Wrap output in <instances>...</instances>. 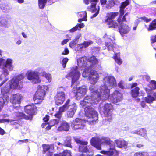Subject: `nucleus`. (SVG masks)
<instances>
[{"instance_id":"nucleus-1","label":"nucleus","mask_w":156,"mask_h":156,"mask_svg":"<svg viewBox=\"0 0 156 156\" xmlns=\"http://www.w3.org/2000/svg\"><path fill=\"white\" fill-rule=\"evenodd\" d=\"M104 85L100 87V92L97 94V98L94 100L91 99L88 96L86 97L83 100L81 101L80 105L85 106V115L88 119L87 120L91 124L95 123L97 120V112L91 105L99 102L100 100H105L108 98L110 93L109 88H112L116 85V82L115 77L112 76H107L103 80Z\"/></svg>"},{"instance_id":"nucleus-2","label":"nucleus","mask_w":156,"mask_h":156,"mask_svg":"<svg viewBox=\"0 0 156 156\" xmlns=\"http://www.w3.org/2000/svg\"><path fill=\"white\" fill-rule=\"evenodd\" d=\"M92 145L95 147L98 150H101V144H105L109 146V150L108 151H102L101 153L105 155L108 156H115L117 154V152L115 149V145L114 142L111 141L110 139L108 137H103L101 139L96 137H93L90 141Z\"/></svg>"},{"instance_id":"nucleus-3","label":"nucleus","mask_w":156,"mask_h":156,"mask_svg":"<svg viewBox=\"0 0 156 156\" xmlns=\"http://www.w3.org/2000/svg\"><path fill=\"white\" fill-rule=\"evenodd\" d=\"M88 78L90 83L93 84L90 86L89 87V90L92 94L91 96H89L91 99L94 100L97 98V94H98V92H99L97 90V87L94 85L99 80V76L96 71L92 70L90 71Z\"/></svg>"},{"instance_id":"nucleus-4","label":"nucleus","mask_w":156,"mask_h":156,"mask_svg":"<svg viewBox=\"0 0 156 156\" xmlns=\"http://www.w3.org/2000/svg\"><path fill=\"white\" fill-rule=\"evenodd\" d=\"M13 60L10 58H8L6 60L3 58L0 57V67H2L3 75L8 76L9 74V71L13 70Z\"/></svg>"},{"instance_id":"nucleus-5","label":"nucleus","mask_w":156,"mask_h":156,"mask_svg":"<svg viewBox=\"0 0 156 156\" xmlns=\"http://www.w3.org/2000/svg\"><path fill=\"white\" fill-rule=\"evenodd\" d=\"M37 90L33 98L35 104L41 103L44 99L46 91L48 89V87L46 85H39L37 87Z\"/></svg>"},{"instance_id":"nucleus-6","label":"nucleus","mask_w":156,"mask_h":156,"mask_svg":"<svg viewBox=\"0 0 156 156\" xmlns=\"http://www.w3.org/2000/svg\"><path fill=\"white\" fill-rule=\"evenodd\" d=\"M65 108V111L68 110L67 116L69 118H72L77 109V107L76 103L71 102L69 99L66 101L65 104L63 106Z\"/></svg>"},{"instance_id":"nucleus-7","label":"nucleus","mask_w":156,"mask_h":156,"mask_svg":"<svg viewBox=\"0 0 156 156\" xmlns=\"http://www.w3.org/2000/svg\"><path fill=\"white\" fill-rule=\"evenodd\" d=\"M101 111L102 112L105 117H107L106 119L109 122H111L112 120V112L113 110V107L110 103H106L103 106L101 104L99 105Z\"/></svg>"},{"instance_id":"nucleus-8","label":"nucleus","mask_w":156,"mask_h":156,"mask_svg":"<svg viewBox=\"0 0 156 156\" xmlns=\"http://www.w3.org/2000/svg\"><path fill=\"white\" fill-rule=\"evenodd\" d=\"M129 4V0H126L125 2L121 3L120 7V16L117 20V21L119 24H122V22H126L127 19H129V16H128L129 13H126L125 15L122 16L123 15L125 12L126 10L125 9V7Z\"/></svg>"},{"instance_id":"nucleus-9","label":"nucleus","mask_w":156,"mask_h":156,"mask_svg":"<svg viewBox=\"0 0 156 156\" xmlns=\"http://www.w3.org/2000/svg\"><path fill=\"white\" fill-rule=\"evenodd\" d=\"M79 69L77 66H74L72 68L70 72L68 74L72 77V87L76 86L78 83V80L80 75Z\"/></svg>"},{"instance_id":"nucleus-10","label":"nucleus","mask_w":156,"mask_h":156,"mask_svg":"<svg viewBox=\"0 0 156 156\" xmlns=\"http://www.w3.org/2000/svg\"><path fill=\"white\" fill-rule=\"evenodd\" d=\"M41 68H38L36 71H30L27 72V77L28 79L30 80L34 83H40L41 80L39 77V73L38 71H39Z\"/></svg>"},{"instance_id":"nucleus-11","label":"nucleus","mask_w":156,"mask_h":156,"mask_svg":"<svg viewBox=\"0 0 156 156\" xmlns=\"http://www.w3.org/2000/svg\"><path fill=\"white\" fill-rule=\"evenodd\" d=\"M24 74H20L9 81V83H10L12 88L21 89L22 87L21 80L24 78Z\"/></svg>"},{"instance_id":"nucleus-12","label":"nucleus","mask_w":156,"mask_h":156,"mask_svg":"<svg viewBox=\"0 0 156 156\" xmlns=\"http://www.w3.org/2000/svg\"><path fill=\"white\" fill-rule=\"evenodd\" d=\"M64 90V88L62 87H59L58 89V91L54 97L55 103L57 105L62 104L65 100V94L62 91Z\"/></svg>"},{"instance_id":"nucleus-13","label":"nucleus","mask_w":156,"mask_h":156,"mask_svg":"<svg viewBox=\"0 0 156 156\" xmlns=\"http://www.w3.org/2000/svg\"><path fill=\"white\" fill-rule=\"evenodd\" d=\"M97 1L98 0H83L84 2L87 5L89 3H91V5L90 6H88L87 8V9L88 11H90L92 12H96L94 14L91 16V18L96 17L99 13V7H98L97 11L95 8L96 3Z\"/></svg>"},{"instance_id":"nucleus-14","label":"nucleus","mask_w":156,"mask_h":156,"mask_svg":"<svg viewBox=\"0 0 156 156\" xmlns=\"http://www.w3.org/2000/svg\"><path fill=\"white\" fill-rule=\"evenodd\" d=\"M84 123V120L77 118L71 122V126L72 128L75 130L83 129L85 126Z\"/></svg>"},{"instance_id":"nucleus-15","label":"nucleus","mask_w":156,"mask_h":156,"mask_svg":"<svg viewBox=\"0 0 156 156\" xmlns=\"http://www.w3.org/2000/svg\"><path fill=\"white\" fill-rule=\"evenodd\" d=\"M112 103H116L121 101L122 100V94L117 90L115 91L111 95L109 94L108 98Z\"/></svg>"},{"instance_id":"nucleus-16","label":"nucleus","mask_w":156,"mask_h":156,"mask_svg":"<svg viewBox=\"0 0 156 156\" xmlns=\"http://www.w3.org/2000/svg\"><path fill=\"white\" fill-rule=\"evenodd\" d=\"M23 99V96L19 93L13 94L10 97V102L13 104L17 105L18 107L19 105Z\"/></svg>"},{"instance_id":"nucleus-17","label":"nucleus","mask_w":156,"mask_h":156,"mask_svg":"<svg viewBox=\"0 0 156 156\" xmlns=\"http://www.w3.org/2000/svg\"><path fill=\"white\" fill-rule=\"evenodd\" d=\"M12 86L10 83H7L6 84L1 90V93L3 95V98H5L6 101H9V97L8 94L11 90Z\"/></svg>"},{"instance_id":"nucleus-18","label":"nucleus","mask_w":156,"mask_h":156,"mask_svg":"<svg viewBox=\"0 0 156 156\" xmlns=\"http://www.w3.org/2000/svg\"><path fill=\"white\" fill-rule=\"evenodd\" d=\"M9 18L6 15L0 16V26L5 28H8L10 26Z\"/></svg>"},{"instance_id":"nucleus-19","label":"nucleus","mask_w":156,"mask_h":156,"mask_svg":"<svg viewBox=\"0 0 156 156\" xmlns=\"http://www.w3.org/2000/svg\"><path fill=\"white\" fill-rule=\"evenodd\" d=\"M24 110L26 113L30 115H35L37 111L36 107L33 104L25 106Z\"/></svg>"},{"instance_id":"nucleus-20","label":"nucleus","mask_w":156,"mask_h":156,"mask_svg":"<svg viewBox=\"0 0 156 156\" xmlns=\"http://www.w3.org/2000/svg\"><path fill=\"white\" fill-rule=\"evenodd\" d=\"M76 97L77 100H79L81 98L85 95L87 91V88L86 86H83L77 88Z\"/></svg>"},{"instance_id":"nucleus-21","label":"nucleus","mask_w":156,"mask_h":156,"mask_svg":"<svg viewBox=\"0 0 156 156\" xmlns=\"http://www.w3.org/2000/svg\"><path fill=\"white\" fill-rule=\"evenodd\" d=\"M87 58L86 57H83L79 58L77 59L78 65L80 68L83 69L84 68L89 66L88 63Z\"/></svg>"},{"instance_id":"nucleus-22","label":"nucleus","mask_w":156,"mask_h":156,"mask_svg":"<svg viewBox=\"0 0 156 156\" xmlns=\"http://www.w3.org/2000/svg\"><path fill=\"white\" fill-rule=\"evenodd\" d=\"M93 43V41L91 40L84 41L83 43L77 45L75 48V50L76 51H81L83 49L86 48Z\"/></svg>"},{"instance_id":"nucleus-23","label":"nucleus","mask_w":156,"mask_h":156,"mask_svg":"<svg viewBox=\"0 0 156 156\" xmlns=\"http://www.w3.org/2000/svg\"><path fill=\"white\" fill-rule=\"evenodd\" d=\"M124 22H122V24H119L121 25L119 28V32L121 35L128 33L130 31L131 28L129 26L123 23Z\"/></svg>"},{"instance_id":"nucleus-24","label":"nucleus","mask_w":156,"mask_h":156,"mask_svg":"<svg viewBox=\"0 0 156 156\" xmlns=\"http://www.w3.org/2000/svg\"><path fill=\"white\" fill-rule=\"evenodd\" d=\"M43 148V153L44 154L47 152L48 156H52L53 155V153L52 152V150L54 148L52 145L44 144L42 145Z\"/></svg>"},{"instance_id":"nucleus-25","label":"nucleus","mask_w":156,"mask_h":156,"mask_svg":"<svg viewBox=\"0 0 156 156\" xmlns=\"http://www.w3.org/2000/svg\"><path fill=\"white\" fill-rule=\"evenodd\" d=\"M69 125L66 122L63 121L61 122L60 125L59 126L57 130L58 131H67L69 130Z\"/></svg>"},{"instance_id":"nucleus-26","label":"nucleus","mask_w":156,"mask_h":156,"mask_svg":"<svg viewBox=\"0 0 156 156\" xmlns=\"http://www.w3.org/2000/svg\"><path fill=\"white\" fill-rule=\"evenodd\" d=\"M115 142L116 144L117 147L119 148L126 149L127 147L128 143L122 139L116 140Z\"/></svg>"},{"instance_id":"nucleus-27","label":"nucleus","mask_w":156,"mask_h":156,"mask_svg":"<svg viewBox=\"0 0 156 156\" xmlns=\"http://www.w3.org/2000/svg\"><path fill=\"white\" fill-rule=\"evenodd\" d=\"M132 133L133 134H137L146 139L147 138V131L144 128H141L139 130L133 131Z\"/></svg>"},{"instance_id":"nucleus-28","label":"nucleus","mask_w":156,"mask_h":156,"mask_svg":"<svg viewBox=\"0 0 156 156\" xmlns=\"http://www.w3.org/2000/svg\"><path fill=\"white\" fill-rule=\"evenodd\" d=\"M0 7L3 12H9L11 9V6L5 2H2L0 3Z\"/></svg>"},{"instance_id":"nucleus-29","label":"nucleus","mask_w":156,"mask_h":156,"mask_svg":"<svg viewBox=\"0 0 156 156\" xmlns=\"http://www.w3.org/2000/svg\"><path fill=\"white\" fill-rule=\"evenodd\" d=\"M12 117L14 118L13 120H18V119L22 118H24L26 119H28V117H26V116L23 113L20 112H16L12 114Z\"/></svg>"},{"instance_id":"nucleus-30","label":"nucleus","mask_w":156,"mask_h":156,"mask_svg":"<svg viewBox=\"0 0 156 156\" xmlns=\"http://www.w3.org/2000/svg\"><path fill=\"white\" fill-rule=\"evenodd\" d=\"M119 13L118 12H110L107 14V19L105 20L106 22H109L110 21H113V19L118 15Z\"/></svg>"},{"instance_id":"nucleus-31","label":"nucleus","mask_w":156,"mask_h":156,"mask_svg":"<svg viewBox=\"0 0 156 156\" xmlns=\"http://www.w3.org/2000/svg\"><path fill=\"white\" fill-rule=\"evenodd\" d=\"M98 63V60L97 59L96 57L94 56H92L89 59V61H87V63H88V65L90 63L92 64H90V65H88L89 67L90 66H91V68H90V69H91L93 68L92 66L93 65L94 66V65H95Z\"/></svg>"},{"instance_id":"nucleus-32","label":"nucleus","mask_w":156,"mask_h":156,"mask_svg":"<svg viewBox=\"0 0 156 156\" xmlns=\"http://www.w3.org/2000/svg\"><path fill=\"white\" fill-rule=\"evenodd\" d=\"M65 108L62 106L60 107L59 108V111L56 112L54 115V116L58 118H61L62 113L65 111Z\"/></svg>"},{"instance_id":"nucleus-33","label":"nucleus","mask_w":156,"mask_h":156,"mask_svg":"<svg viewBox=\"0 0 156 156\" xmlns=\"http://www.w3.org/2000/svg\"><path fill=\"white\" fill-rule=\"evenodd\" d=\"M91 66H90L89 67L88 66L87 67L84 68V70L82 76L83 77H86L90 75V72L91 71L90 68Z\"/></svg>"},{"instance_id":"nucleus-34","label":"nucleus","mask_w":156,"mask_h":156,"mask_svg":"<svg viewBox=\"0 0 156 156\" xmlns=\"http://www.w3.org/2000/svg\"><path fill=\"white\" fill-rule=\"evenodd\" d=\"M88 142L86 144H82L79 147V151L81 152H87L88 149L87 147V145Z\"/></svg>"},{"instance_id":"nucleus-35","label":"nucleus","mask_w":156,"mask_h":156,"mask_svg":"<svg viewBox=\"0 0 156 156\" xmlns=\"http://www.w3.org/2000/svg\"><path fill=\"white\" fill-rule=\"evenodd\" d=\"M117 2V0H109L106 4V7L110 9L116 4Z\"/></svg>"},{"instance_id":"nucleus-36","label":"nucleus","mask_w":156,"mask_h":156,"mask_svg":"<svg viewBox=\"0 0 156 156\" xmlns=\"http://www.w3.org/2000/svg\"><path fill=\"white\" fill-rule=\"evenodd\" d=\"M114 59L116 62L119 65H121L122 63V61L120 57L119 54L118 53H117L115 54Z\"/></svg>"},{"instance_id":"nucleus-37","label":"nucleus","mask_w":156,"mask_h":156,"mask_svg":"<svg viewBox=\"0 0 156 156\" xmlns=\"http://www.w3.org/2000/svg\"><path fill=\"white\" fill-rule=\"evenodd\" d=\"M139 88L136 87L131 90V94L133 97H137L139 94Z\"/></svg>"},{"instance_id":"nucleus-38","label":"nucleus","mask_w":156,"mask_h":156,"mask_svg":"<svg viewBox=\"0 0 156 156\" xmlns=\"http://www.w3.org/2000/svg\"><path fill=\"white\" fill-rule=\"evenodd\" d=\"M155 100V99L154 97H153L150 95H148L144 98V100L146 102L149 104L152 103Z\"/></svg>"},{"instance_id":"nucleus-39","label":"nucleus","mask_w":156,"mask_h":156,"mask_svg":"<svg viewBox=\"0 0 156 156\" xmlns=\"http://www.w3.org/2000/svg\"><path fill=\"white\" fill-rule=\"evenodd\" d=\"M48 0H38V5L40 9L44 8Z\"/></svg>"},{"instance_id":"nucleus-40","label":"nucleus","mask_w":156,"mask_h":156,"mask_svg":"<svg viewBox=\"0 0 156 156\" xmlns=\"http://www.w3.org/2000/svg\"><path fill=\"white\" fill-rule=\"evenodd\" d=\"M156 29V19L150 23L148 28V30H152Z\"/></svg>"},{"instance_id":"nucleus-41","label":"nucleus","mask_w":156,"mask_h":156,"mask_svg":"<svg viewBox=\"0 0 156 156\" xmlns=\"http://www.w3.org/2000/svg\"><path fill=\"white\" fill-rule=\"evenodd\" d=\"M109 25V27L117 28L118 27V24L113 20L110 21L109 22H106Z\"/></svg>"},{"instance_id":"nucleus-42","label":"nucleus","mask_w":156,"mask_h":156,"mask_svg":"<svg viewBox=\"0 0 156 156\" xmlns=\"http://www.w3.org/2000/svg\"><path fill=\"white\" fill-rule=\"evenodd\" d=\"M71 137L70 136H67L63 143L64 146L71 147V146L70 144Z\"/></svg>"},{"instance_id":"nucleus-43","label":"nucleus","mask_w":156,"mask_h":156,"mask_svg":"<svg viewBox=\"0 0 156 156\" xmlns=\"http://www.w3.org/2000/svg\"><path fill=\"white\" fill-rule=\"evenodd\" d=\"M9 122H10L11 124L13 125H16V126L15 127V128L16 129H17L20 126V125L18 124V120H13V119H9Z\"/></svg>"},{"instance_id":"nucleus-44","label":"nucleus","mask_w":156,"mask_h":156,"mask_svg":"<svg viewBox=\"0 0 156 156\" xmlns=\"http://www.w3.org/2000/svg\"><path fill=\"white\" fill-rule=\"evenodd\" d=\"M149 88L152 90H154L156 88V81L154 80H151L149 85Z\"/></svg>"},{"instance_id":"nucleus-45","label":"nucleus","mask_w":156,"mask_h":156,"mask_svg":"<svg viewBox=\"0 0 156 156\" xmlns=\"http://www.w3.org/2000/svg\"><path fill=\"white\" fill-rule=\"evenodd\" d=\"M106 45L107 47L108 51H110L112 50V51L114 52V53H115V48L113 47H114V46L115 45V44H114L113 45H112L111 44H106Z\"/></svg>"},{"instance_id":"nucleus-46","label":"nucleus","mask_w":156,"mask_h":156,"mask_svg":"<svg viewBox=\"0 0 156 156\" xmlns=\"http://www.w3.org/2000/svg\"><path fill=\"white\" fill-rule=\"evenodd\" d=\"M43 76L45 77L49 82H51V77L50 74H47L45 72H43L42 75Z\"/></svg>"},{"instance_id":"nucleus-47","label":"nucleus","mask_w":156,"mask_h":156,"mask_svg":"<svg viewBox=\"0 0 156 156\" xmlns=\"http://www.w3.org/2000/svg\"><path fill=\"white\" fill-rule=\"evenodd\" d=\"M79 38L72 41L69 44V47L71 48H73L74 46L77 44L78 43L77 40Z\"/></svg>"},{"instance_id":"nucleus-48","label":"nucleus","mask_w":156,"mask_h":156,"mask_svg":"<svg viewBox=\"0 0 156 156\" xmlns=\"http://www.w3.org/2000/svg\"><path fill=\"white\" fill-rule=\"evenodd\" d=\"M79 16L83 18L84 21H86L87 20L86 19L87 13L86 12H80L79 14Z\"/></svg>"},{"instance_id":"nucleus-49","label":"nucleus","mask_w":156,"mask_h":156,"mask_svg":"<svg viewBox=\"0 0 156 156\" xmlns=\"http://www.w3.org/2000/svg\"><path fill=\"white\" fill-rule=\"evenodd\" d=\"M7 101H6L5 98H2V97H0V111H1L2 109L4 104L5 102Z\"/></svg>"},{"instance_id":"nucleus-50","label":"nucleus","mask_w":156,"mask_h":156,"mask_svg":"<svg viewBox=\"0 0 156 156\" xmlns=\"http://www.w3.org/2000/svg\"><path fill=\"white\" fill-rule=\"evenodd\" d=\"M59 122V121L58 119H53L51 121L50 125L51 126H52L54 125L58 124Z\"/></svg>"},{"instance_id":"nucleus-51","label":"nucleus","mask_w":156,"mask_h":156,"mask_svg":"<svg viewBox=\"0 0 156 156\" xmlns=\"http://www.w3.org/2000/svg\"><path fill=\"white\" fill-rule=\"evenodd\" d=\"M68 59L67 58H65L62 60L61 63L62 64L63 68H65L66 67V63L68 61Z\"/></svg>"},{"instance_id":"nucleus-52","label":"nucleus","mask_w":156,"mask_h":156,"mask_svg":"<svg viewBox=\"0 0 156 156\" xmlns=\"http://www.w3.org/2000/svg\"><path fill=\"white\" fill-rule=\"evenodd\" d=\"M62 156H72L70 151L65 150L62 153Z\"/></svg>"},{"instance_id":"nucleus-53","label":"nucleus","mask_w":156,"mask_h":156,"mask_svg":"<svg viewBox=\"0 0 156 156\" xmlns=\"http://www.w3.org/2000/svg\"><path fill=\"white\" fill-rule=\"evenodd\" d=\"M21 133L23 134H25L29 132V130L27 127L22 128L21 129Z\"/></svg>"},{"instance_id":"nucleus-54","label":"nucleus","mask_w":156,"mask_h":156,"mask_svg":"<svg viewBox=\"0 0 156 156\" xmlns=\"http://www.w3.org/2000/svg\"><path fill=\"white\" fill-rule=\"evenodd\" d=\"M70 40V38H69L65 39L63 40L61 42V45L62 46L66 44Z\"/></svg>"},{"instance_id":"nucleus-55","label":"nucleus","mask_w":156,"mask_h":156,"mask_svg":"<svg viewBox=\"0 0 156 156\" xmlns=\"http://www.w3.org/2000/svg\"><path fill=\"white\" fill-rule=\"evenodd\" d=\"M75 140L76 143L80 144H86L87 143V141H81L78 139H75Z\"/></svg>"},{"instance_id":"nucleus-56","label":"nucleus","mask_w":156,"mask_h":156,"mask_svg":"<svg viewBox=\"0 0 156 156\" xmlns=\"http://www.w3.org/2000/svg\"><path fill=\"white\" fill-rule=\"evenodd\" d=\"M124 82L123 81H121L118 83L119 87L122 89H124L125 87L124 86Z\"/></svg>"},{"instance_id":"nucleus-57","label":"nucleus","mask_w":156,"mask_h":156,"mask_svg":"<svg viewBox=\"0 0 156 156\" xmlns=\"http://www.w3.org/2000/svg\"><path fill=\"white\" fill-rule=\"evenodd\" d=\"M69 53V51L67 48H65L64 51L62 53V54L66 55L68 54Z\"/></svg>"},{"instance_id":"nucleus-58","label":"nucleus","mask_w":156,"mask_h":156,"mask_svg":"<svg viewBox=\"0 0 156 156\" xmlns=\"http://www.w3.org/2000/svg\"><path fill=\"white\" fill-rule=\"evenodd\" d=\"M140 19L144 20V21H145L146 22H148L151 20V19H149L145 17H141V18L139 19L140 20Z\"/></svg>"},{"instance_id":"nucleus-59","label":"nucleus","mask_w":156,"mask_h":156,"mask_svg":"<svg viewBox=\"0 0 156 156\" xmlns=\"http://www.w3.org/2000/svg\"><path fill=\"white\" fill-rule=\"evenodd\" d=\"M78 29V25H76L73 28L70 30L69 31L71 32H73L76 31Z\"/></svg>"},{"instance_id":"nucleus-60","label":"nucleus","mask_w":156,"mask_h":156,"mask_svg":"<svg viewBox=\"0 0 156 156\" xmlns=\"http://www.w3.org/2000/svg\"><path fill=\"white\" fill-rule=\"evenodd\" d=\"M156 42V35L152 36L151 37V43H154Z\"/></svg>"},{"instance_id":"nucleus-61","label":"nucleus","mask_w":156,"mask_h":156,"mask_svg":"<svg viewBox=\"0 0 156 156\" xmlns=\"http://www.w3.org/2000/svg\"><path fill=\"white\" fill-rule=\"evenodd\" d=\"M145 89L147 93L149 94H151L152 93V90H152V89H151V88L149 89L148 88H146Z\"/></svg>"},{"instance_id":"nucleus-62","label":"nucleus","mask_w":156,"mask_h":156,"mask_svg":"<svg viewBox=\"0 0 156 156\" xmlns=\"http://www.w3.org/2000/svg\"><path fill=\"white\" fill-rule=\"evenodd\" d=\"M9 122V119H0V123H4L5 122Z\"/></svg>"},{"instance_id":"nucleus-63","label":"nucleus","mask_w":156,"mask_h":156,"mask_svg":"<svg viewBox=\"0 0 156 156\" xmlns=\"http://www.w3.org/2000/svg\"><path fill=\"white\" fill-rule=\"evenodd\" d=\"M144 145L142 144H138L136 145V147L138 148H143Z\"/></svg>"},{"instance_id":"nucleus-64","label":"nucleus","mask_w":156,"mask_h":156,"mask_svg":"<svg viewBox=\"0 0 156 156\" xmlns=\"http://www.w3.org/2000/svg\"><path fill=\"white\" fill-rule=\"evenodd\" d=\"M5 131L0 127V134L2 135L5 133Z\"/></svg>"}]
</instances>
